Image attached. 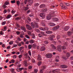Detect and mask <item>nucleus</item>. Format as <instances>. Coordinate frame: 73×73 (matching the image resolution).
Segmentation results:
<instances>
[{"instance_id": "a19ab883", "label": "nucleus", "mask_w": 73, "mask_h": 73, "mask_svg": "<svg viewBox=\"0 0 73 73\" xmlns=\"http://www.w3.org/2000/svg\"><path fill=\"white\" fill-rule=\"evenodd\" d=\"M21 18L19 17H17V18H15V20H20Z\"/></svg>"}, {"instance_id": "412c9836", "label": "nucleus", "mask_w": 73, "mask_h": 73, "mask_svg": "<svg viewBox=\"0 0 73 73\" xmlns=\"http://www.w3.org/2000/svg\"><path fill=\"white\" fill-rule=\"evenodd\" d=\"M35 27V28H38V26L37 25V24L36 23H35L34 24Z\"/></svg>"}, {"instance_id": "864d4df0", "label": "nucleus", "mask_w": 73, "mask_h": 73, "mask_svg": "<svg viewBox=\"0 0 73 73\" xmlns=\"http://www.w3.org/2000/svg\"><path fill=\"white\" fill-rule=\"evenodd\" d=\"M32 68V66H30L29 67V69L31 70Z\"/></svg>"}, {"instance_id": "603ef678", "label": "nucleus", "mask_w": 73, "mask_h": 73, "mask_svg": "<svg viewBox=\"0 0 73 73\" xmlns=\"http://www.w3.org/2000/svg\"><path fill=\"white\" fill-rule=\"evenodd\" d=\"M5 5H8V4H9V2L6 1L5 3Z\"/></svg>"}, {"instance_id": "338daca9", "label": "nucleus", "mask_w": 73, "mask_h": 73, "mask_svg": "<svg viewBox=\"0 0 73 73\" xmlns=\"http://www.w3.org/2000/svg\"><path fill=\"white\" fill-rule=\"evenodd\" d=\"M7 49H10V48H11V46H9L7 47Z\"/></svg>"}, {"instance_id": "f03ea898", "label": "nucleus", "mask_w": 73, "mask_h": 73, "mask_svg": "<svg viewBox=\"0 0 73 73\" xmlns=\"http://www.w3.org/2000/svg\"><path fill=\"white\" fill-rule=\"evenodd\" d=\"M59 28L60 26L59 25H57L53 28H52V30L53 31H56V30H57L58 29H59Z\"/></svg>"}, {"instance_id": "052dcab7", "label": "nucleus", "mask_w": 73, "mask_h": 73, "mask_svg": "<svg viewBox=\"0 0 73 73\" xmlns=\"http://www.w3.org/2000/svg\"><path fill=\"white\" fill-rule=\"evenodd\" d=\"M0 34L1 35H4V33H3V31H1V32L0 33Z\"/></svg>"}, {"instance_id": "6ab92c4d", "label": "nucleus", "mask_w": 73, "mask_h": 73, "mask_svg": "<svg viewBox=\"0 0 73 73\" xmlns=\"http://www.w3.org/2000/svg\"><path fill=\"white\" fill-rule=\"evenodd\" d=\"M61 48L62 49V50H65V49H66V46H62Z\"/></svg>"}, {"instance_id": "a18cd8bd", "label": "nucleus", "mask_w": 73, "mask_h": 73, "mask_svg": "<svg viewBox=\"0 0 73 73\" xmlns=\"http://www.w3.org/2000/svg\"><path fill=\"white\" fill-rule=\"evenodd\" d=\"M63 58L64 60H66L68 59V58L66 57H63Z\"/></svg>"}, {"instance_id": "2f4dec72", "label": "nucleus", "mask_w": 73, "mask_h": 73, "mask_svg": "<svg viewBox=\"0 0 73 73\" xmlns=\"http://www.w3.org/2000/svg\"><path fill=\"white\" fill-rule=\"evenodd\" d=\"M37 71H38V70L36 69H34V73H37Z\"/></svg>"}, {"instance_id": "7ed1b4c3", "label": "nucleus", "mask_w": 73, "mask_h": 73, "mask_svg": "<svg viewBox=\"0 0 73 73\" xmlns=\"http://www.w3.org/2000/svg\"><path fill=\"white\" fill-rule=\"evenodd\" d=\"M52 54H47L45 56L47 58H51L52 57Z\"/></svg>"}, {"instance_id": "393cba45", "label": "nucleus", "mask_w": 73, "mask_h": 73, "mask_svg": "<svg viewBox=\"0 0 73 73\" xmlns=\"http://www.w3.org/2000/svg\"><path fill=\"white\" fill-rule=\"evenodd\" d=\"M32 47L34 48H35L36 47V45L35 44H32Z\"/></svg>"}, {"instance_id": "cd10ccee", "label": "nucleus", "mask_w": 73, "mask_h": 73, "mask_svg": "<svg viewBox=\"0 0 73 73\" xmlns=\"http://www.w3.org/2000/svg\"><path fill=\"white\" fill-rule=\"evenodd\" d=\"M48 39L50 40L51 41H53V38L51 37H49L48 38Z\"/></svg>"}, {"instance_id": "680f3d73", "label": "nucleus", "mask_w": 73, "mask_h": 73, "mask_svg": "<svg viewBox=\"0 0 73 73\" xmlns=\"http://www.w3.org/2000/svg\"><path fill=\"white\" fill-rule=\"evenodd\" d=\"M40 73H43V71L41 69L40 71Z\"/></svg>"}, {"instance_id": "2eb2a0df", "label": "nucleus", "mask_w": 73, "mask_h": 73, "mask_svg": "<svg viewBox=\"0 0 73 73\" xmlns=\"http://www.w3.org/2000/svg\"><path fill=\"white\" fill-rule=\"evenodd\" d=\"M46 33L47 34H51L53 33V32L52 31H46Z\"/></svg>"}, {"instance_id": "c03bdc74", "label": "nucleus", "mask_w": 73, "mask_h": 73, "mask_svg": "<svg viewBox=\"0 0 73 73\" xmlns=\"http://www.w3.org/2000/svg\"><path fill=\"white\" fill-rule=\"evenodd\" d=\"M2 25H5V24L6 23V22L4 21L2 23Z\"/></svg>"}, {"instance_id": "c756f323", "label": "nucleus", "mask_w": 73, "mask_h": 73, "mask_svg": "<svg viewBox=\"0 0 73 73\" xmlns=\"http://www.w3.org/2000/svg\"><path fill=\"white\" fill-rule=\"evenodd\" d=\"M13 44V41H12L9 42V44L10 45H12Z\"/></svg>"}, {"instance_id": "ddd939ff", "label": "nucleus", "mask_w": 73, "mask_h": 73, "mask_svg": "<svg viewBox=\"0 0 73 73\" xmlns=\"http://www.w3.org/2000/svg\"><path fill=\"white\" fill-rule=\"evenodd\" d=\"M61 8L62 9H68V7H66V6L63 5L61 7Z\"/></svg>"}, {"instance_id": "774afa93", "label": "nucleus", "mask_w": 73, "mask_h": 73, "mask_svg": "<svg viewBox=\"0 0 73 73\" xmlns=\"http://www.w3.org/2000/svg\"><path fill=\"white\" fill-rule=\"evenodd\" d=\"M13 45L14 46V47H17V44H14Z\"/></svg>"}, {"instance_id": "49530a36", "label": "nucleus", "mask_w": 73, "mask_h": 73, "mask_svg": "<svg viewBox=\"0 0 73 73\" xmlns=\"http://www.w3.org/2000/svg\"><path fill=\"white\" fill-rule=\"evenodd\" d=\"M25 37H26V38H30V37H29V36H28V35H26L25 36Z\"/></svg>"}, {"instance_id": "09e8293b", "label": "nucleus", "mask_w": 73, "mask_h": 73, "mask_svg": "<svg viewBox=\"0 0 73 73\" xmlns=\"http://www.w3.org/2000/svg\"><path fill=\"white\" fill-rule=\"evenodd\" d=\"M38 36L39 37H42V35H41V34H39L38 35Z\"/></svg>"}, {"instance_id": "de8ad7c7", "label": "nucleus", "mask_w": 73, "mask_h": 73, "mask_svg": "<svg viewBox=\"0 0 73 73\" xmlns=\"http://www.w3.org/2000/svg\"><path fill=\"white\" fill-rule=\"evenodd\" d=\"M38 5H39V4H38V3H35V7H37V6H38Z\"/></svg>"}, {"instance_id": "72a5a7b5", "label": "nucleus", "mask_w": 73, "mask_h": 73, "mask_svg": "<svg viewBox=\"0 0 73 73\" xmlns=\"http://www.w3.org/2000/svg\"><path fill=\"white\" fill-rule=\"evenodd\" d=\"M48 29V27H45L44 28V31H47Z\"/></svg>"}, {"instance_id": "9b49d317", "label": "nucleus", "mask_w": 73, "mask_h": 73, "mask_svg": "<svg viewBox=\"0 0 73 73\" xmlns=\"http://www.w3.org/2000/svg\"><path fill=\"white\" fill-rule=\"evenodd\" d=\"M57 49L59 51V52H60L61 51V46H58L57 47Z\"/></svg>"}, {"instance_id": "4be33fe9", "label": "nucleus", "mask_w": 73, "mask_h": 73, "mask_svg": "<svg viewBox=\"0 0 73 73\" xmlns=\"http://www.w3.org/2000/svg\"><path fill=\"white\" fill-rule=\"evenodd\" d=\"M51 46L53 49H56V47L53 44H51Z\"/></svg>"}, {"instance_id": "a211bd4d", "label": "nucleus", "mask_w": 73, "mask_h": 73, "mask_svg": "<svg viewBox=\"0 0 73 73\" xmlns=\"http://www.w3.org/2000/svg\"><path fill=\"white\" fill-rule=\"evenodd\" d=\"M56 71L55 70H53L52 71H50L49 72V73H56Z\"/></svg>"}, {"instance_id": "c85d7f7f", "label": "nucleus", "mask_w": 73, "mask_h": 73, "mask_svg": "<svg viewBox=\"0 0 73 73\" xmlns=\"http://www.w3.org/2000/svg\"><path fill=\"white\" fill-rule=\"evenodd\" d=\"M34 40H30V41H29L31 43V44H33V43L34 42Z\"/></svg>"}, {"instance_id": "6e6d98bb", "label": "nucleus", "mask_w": 73, "mask_h": 73, "mask_svg": "<svg viewBox=\"0 0 73 73\" xmlns=\"http://www.w3.org/2000/svg\"><path fill=\"white\" fill-rule=\"evenodd\" d=\"M3 7L4 8H6V7H7V6H6L5 5H3Z\"/></svg>"}, {"instance_id": "39448f33", "label": "nucleus", "mask_w": 73, "mask_h": 73, "mask_svg": "<svg viewBox=\"0 0 73 73\" xmlns=\"http://www.w3.org/2000/svg\"><path fill=\"white\" fill-rule=\"evenodd\" d=\"M26 28L29 30H32V27H31V26L29 25H26Z\"/></svg>"}, {"instance_id": "9d476101", "label": "nucleus", "mask_w": 73, "mask_h": 73, "mask_svg": "<svg viewBox=\"0 0 73 73\" xmlns=\"http://www.w3.org/2000/svg\"><path fill=\"white\" fill-rule=\"evenodd\" d=\"M49 25H50V26H51V27H54V26L56 25L55 24L52 23H49Z\"/></svg>"}, {"instance_id": "e433bc0d", "label": "nucleus", "mask_w": 73, "mask_h": 73, "mask_svg": "<svg viewBox=\"0 0 73 73\" xmlns=\"http://www.w3.org/2000/svg\"><path fill=\"white\" fill-rule=\"evenodd\" d=\"M60 38V36L59 35H58L57 36V40H59Z\"/></svg>"}, {"instance_id": "6e6552de", "label": "nucleus", "mask_w": 73, "mask_h": 73, "mask_svg": "<svg viewBox=\"0 0 73 73\" xmlns=\"http://www.w3.org/2000/svg\"><path fill=\"white\" fill-rule=\"evenodd\" d=\"M61 68H62V69H65L68 68V66H67L66 65H61Z\"/></svg>"}, {"instance_id": "58836bf2", "label": "nucleus", "mask_w": 73, "mask_h": 73, "mask_svg": "<svg viewBox=\"0 0 73 73\" xmlns=\"http://www.w3.org/2000/svg\"><path fill=\"white\" fill-rule=\"evenodd\" d=\"M16 33L17 35H19L20 34V31H17L16 32Z\"/></svg>"}, {"instance_id": "a878e982", "label": "nucleus", "mask_w": 73, "mask_h": 73, "mask_svg": "<svg viewBox=\"0 0 73 73\" xmlns=\"http://www.w3.org/2000/svg\"><path fill=\"white\" fill-rule=\"evenodd\" d=\"M17 5H18V6H19V4H20V1H17Z\"/></svg>"}, {"instance_id": "dca6fc26", "label": "nucleus", "mask_w": 73, "mask_h": 73, "mask_svg": "<svg viewBox=\"0 0 73 73\" xmlns=\"http://www.w3.org/2000/svg\"><path fill=\"white\" fill-rule=\"evenodd\" d=\"M45 7V5L44 4H42L40 5V8H44Z\"/></svg>"}, {"instance_id": "4468645a", "label": "nucleus", "mask_w": 73, "mask_h": 73, "mask_svg": "<svg viewBox=\"0 0 73 73\" xmlns=\"http://www.w3.org/2000/svg\"><path fill=\"white\" fill-rule=\"evenodd\" d=\"M45 50V48L44 47H42L40 49V51H44Z\"/></svg>"}, {"instance_id": "3c124183", "label": "nucleus", "mask_w": 73, "mask_h": 73, "mask_svg": "<svg viewBox=\"0 0 73 73\" xmlns=\"http://www.w3.org/2000/svg\"><path fill=\"white\" fill-rule=\"evenodd\" d=\"M20 36L21 38H24V36H23L22 34H21L20 35Z\"/></svg>"}, {"instance_id": "f257e3e1", "label": "nucleus", "mask_w": 73, "mask_h": 73, "mask_svg": "<svg viewBox=\"0 0 73 73\" xmlns=\"http://www.w3.org/2000/svg\"><path fill=\"white\" fill-rule=\"evenodd\" d=\"M27 2H28V5H31L32 4L33 1L32 0H25L24 2L25 4H26Z\"/></svg>"}, {"instance_id": "7c9ffc66", "label": "nucleus", "mask_w": 73, "mask_h": 73, "mask_svg": "<svg viewBox=\"0 0 73 73\" xmlns=\"http://www.w3.org/2000/svg\"><path fill=\"white\" fill-rule=\"evenodd\" d=\"M65 4L67 6H70V4L68 3H65Z\"/></svg>"}, {"instance_id": "5fc2aeb1", "label": "nucleus", "mask_w": 73, "mask_h": 73, "mask_svg": "<svg viewBox=\"0 0 73 73\" xmlns=\"http://www.w3.org/2000/svg\"><path fill=\"white\" fill-rule=\"evenodd\" d=\"M22 57H23V55H20L19 56V58H21Z\"/></svg>"}, {"instance_id": "ea45409f", "label": "nucleus", "mask_w": 73, "mask_h": 73, "mask_svg": "<svg viewBox=\"0 0 73 73\" xmlns=\"http://www.w3.org/2000/svg\"><path fill=\"white\" fill-rule=\"evenodd\" d=\"M15 2H16V1H15V0H14L13 1H11V3H12V4L15 3Z\"/></svg>"}, {"instance_id": "79ce46f5", "label": "nucleus", "mask_w": 73, "mask_h": 73, "mask_svg": "<svg viewBox=\"0 0 73 73\" xmlns=\"http://www.w3.org/2000/svg\"><path fill=\"white\" fill-rule=\"evenodd\" d=\"M19 69L20 71H21L22 70L24 69V68H19Z\"/></svg>"}, {"instance_id": "4d7b16f0", "label": "nucleus", "mask_w": 73, "mask_h": 73, "mask_svg": "<svg viewBox=\"0 0 73 73\" xmlns=\"http://www.w3.org/2000/svg\"><path fill=\"white\" fill-rule=\"evenodd\" d=\"M11 61L12 62V63H13L15 62V60L14 59H13L11 60Z\"/></svg>"}, {"instance_id": "13d9d810", "label": "nucleus", "mask_w": 73, "mask_h": 73, "mask_svg": "<svg viewBox=\"0 0 73 73\" xmlns=\"http://www.w3.org/2000/svg\"><path fill=\"white\" fill-rule=\"evenodd\" d=\"M7 10L6 9H5L3 11V12L4 13H7Z\"/></svg>"}, {"instance_id": "c9c22d12", "label": "nucleus", "mask_w": 73, "mask_h": 73, "mask_svg": "<svg viewBox=\"0 0 73 73\" xmlns=\"http://www.w3.org/2000/svg\"><path fill=\"white\" fill-rule=\"evenodd\" d=\"M41 62L39 61L38 63V66H40V65H41Z\"/></svg>"}, {"instance_id": "0eeeda50", "label": "nucleus", "mask_w": 73, "mask_h": 73, "mask_svg": "<svg viewBox=\"0 0 73 73\" xmlns=\"http://www.w3.org/2000/svg\"><path fill=\"white\" fill-rule=\"evenodd\" d=\"M21 29L23 31L25 32H27V30H26V28L25 27H23L22 26H21Z\"/></svg>"}, {"instance_id": "b1692460", "label": "nucleus", "mask_w": 73, "mask_h": 73, "mask_svg": "<svg viewBox=\"0 0 73 73\" xmlns=\"http://www.w3.org/2000/svg\"><path fill=\"white\" fill-rule=\"evenodd\" d=\"M24 64H25V66H27V61L26 60L24 62Z\"/></svg>"}, {"instance_id": "e2e57ef3", "label": "nucleus", "mask_w": 73, "mask_h": 73, "mask_svg": "<svg viewBox=\"0 0 73 73\" xmlns=\"http://www.w3.org/2000/svg\"><path fill=\"white\" fill-rule=\"evenodd\" d=\"M29 54L30 56H31V50L29 51Z\"/></svg>"}, {"instance_id": "20e7f679", "label": "nucleus", "mask_w": 73, "mask_h": 73, "mask_svg": "<svg viewBox=\"0 0 73 73\" xmlns=\"http://www.w3.org/2000/svg\"><path fill=\"white\" fill-rule=\"evenodd\" d=\"M63 29H64V31H67L69 29V26H66L64 28H63Z\"/></svg>"}, {"instance_id": "69168bd1", "label": "nucleus", "mask_w": 73, "mask_h": 73, "mask_svg": "<svg viewBox=\"0 0 73 73\" xmlns=\"http://www.w3.org/2000/svg\"><path fill=\"white\" fill-rule=\"evenodd\" d=\"M31 26L32 27V28H35V25H31Z\"/></svg>"}, {"instance_id": "1a4fd4ad", "label": "nucleus", "mask_w": 73, "mask_h": 73, "mask_svg": "<svg viewBox=\"0 0 73 73\" xmlns=\"http://www.w3.org/2000/svg\"><path fill=\"white\" fill-rule=\"evenodd\" d=\"M52 16L51 15L49 14L46 17V19L47 20H50V17H51Z\"/></svg>"}, {"instance_id": "4c0bfd02", "label": "nucleus", "mask_w": 73, "mask_h": 73, "mask_svg": "<svg viewBox=\"0 0 73 73\" xmlns=\"http://www.w3.org/2000/svg\"><path fill=\"white\" fill-rule=\"evenodd\" d=\"M50 37H52L53 38H54V37H55V36H54V35H51L50 36Z\"/></svg>"}, {"instance_id": "f3484780", "label": "nucleus", "mask_w": 73, "mask_h": 73, "mask_svg": "<svg viewBox=\"0 0 73 73\" xmlns=\"http://www.w3.org/2000/svg\"><path fill=\"white\" fill-rule=\"evenodd\" d=\"M47 9L46 8V9H42V12H46L47 11Z\"/></svg>"}, {"instance_id": "bb28decb", "label": "nucleus", "mask_w": 73, "mask_h": 73, "mask_svg": "<svg viewBox=\"0 0 73 73\" xmlns=\"http://www.w3.org/2000/svg\"><path fill=\"white\" fill-rule=\"evenodd\" d=\"M32 44H30L28 46L29 49H31V48H32Z\"/></svg>"}, {"instance_id": "423d86ee", "label": "nucleus", "mask_w": 73, "mask_h": 73, "mask_svg": "<svg viewBox=\"0 0 73 73\" xmlns=\"http://www.w3.org/2000/svg\"><path fill=\"white\" fill-rule=\"evenodd\" d=\"M39 16L40 17H42V19H44L45 15L44 13H41L40 14Z\"/></svg>"}, {"instance_id": "f704fd0d", "label": "nucleus", "mask_w": 73, "mask_h": 73, "mask_svg": "<svg viewBox=\"0 0 73 73\" xmlns=\"http://www.w3.org/2000/svg\"><path fill=\"white\" fill-rule=\"evenodd\" d=\"M11 17V15H8L6 18H7V19H9Z\"/></svg>"}, {"instance_id": "473e14b6", "label": "nucleus", "mask_w": 73, "mask_h": 73, "mask_svg": "<svg viewBox=\"0 0 73 73\" xmlns=\"http://www.w3.org/2000/svg\"><path fill=\"white\" fill-rule=\"evenodd\" d=\"M70 56V54L69 53H68L66 54V56H67L68 57H69Z\"/></svg>"}, {"instance_id": "0e129e2a", "label": "nucleus", "mask_w": 73, "mask_h": 73, "mask_svg": "<svg viewBox=\"0 0 73 73\" xmlns=\"http://www.w3.org/2000/svg\"><path fill=\"white\" fill-rule=\"evenodd\" d=\"M50 7H51V8H54V7H55V6L51 5Z\"/></svg>"}, {"instance_id": "8fccbe9b", "label": "nucleus", "mask_w": 73, "mask_h": 73, "mask_svg": "<svg viewBox=\"0 0 73 73\" xmlns=\"http://www.w3.org/2000/svg\"><path fill=\"white\" fill-rule=\"evenodd\" d=\"M13 58H15H15H17V56L16 55H14L13 56Z\"/></svg>"}, {"instance_id": "37998d69", "label": "nucleus", "mask_w": 73, "mask_h": 73, "mask_svg": "<svg viewBox=\"0 0 73 73\" xmlns=\"http://www.w3.org/2000/svg\"><path fill=\"white\" fill-rule=\"evenodd\" d=\"M24 48V47L22 46L20 47V51L21 52V51L23 49H22Z\"/></svg>"}, {"instance_id": "f8f14e48", "label": "nucleus", "mask_w": 73, "mask_h": 73, "mask_svg": "<svg viewBox=\"0 0 73 73\" xmlns=\"http://www.w3.org/2000/svg\"><path fill=\"white\" fill-rule=\"evenodd\" d=\"M38 61H41V60H42V58H41V56H40V55H38Z\"/></svg>"}, {"instance_id": "bf43d9fd", "label": "nucleus", "mask_w": 73, "mask_h": 73, "mask_svg": "<svg viewBox=\"0 0 73 73\" xmlns=\"http://www.w3.org/2000/svg\"><path fill=\"white\" fill-rule=\"evenodd\" d=\"M44 43L45 44H48V42L47 41H44Z\"/></svg>"}, {"instance_id": "5701e85b", "label": "nucleus", "mask_w": 73, "mask_h": 73, "mask_svg": "<svg viewBox=\"0 0 73 73\" xmlns=\"http://www.w3.org/2000/svg\"><path fill=\"white\" fill-rule=\"evenodd\" d=\"M29 8L28 7H25V9H23V10H24V11H27V10H28Z\"/></svg>"}, {"instance_id": "aec40b11", "label": "nucleus", "mask_w": 73, "mask_h": 73, "mask_svg": "<svg viewBox=\"0 0 73 73\" xmlns=\"http://www.w3.org/2000/svg\"><path fill=\"white\" fill-rule=\"evenodd\" d=\"M72 33H72L71 31H69L68 32V36H70V35H71L72 34Z\"/></svg>"}]
</instances>
